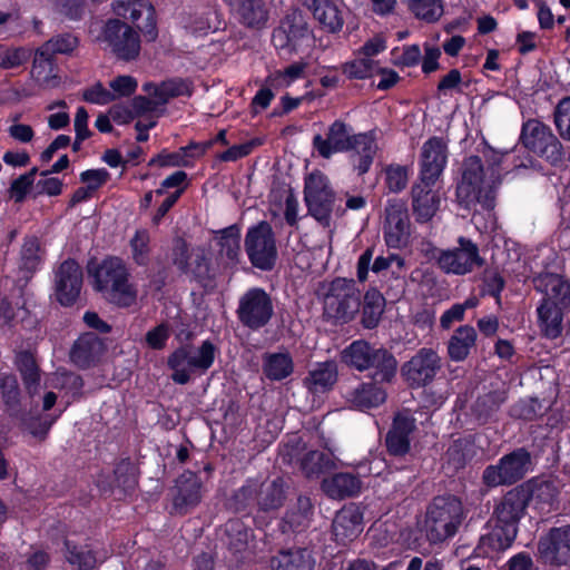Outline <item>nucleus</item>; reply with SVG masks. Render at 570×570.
<instances>
[{"label": "nucleus", "instance_id": "f257e3e1", "mask_svg": "<svg viewBox=\"0 0 570 570\" xmlns=\"http://www.w3.org/2000/svg\"><path fill=\"white\" fill-rule=\"evenodd\" d=\"M509 153L492 151L490 165L484 168L479 156H470L462 164V178L456 187V196L465 208L492 210L495 206L497 190L501 184V174L498 167L507 161Z\"/></svg>", "mask_w": 570, "mask_h": 570}, {"label": "nucleus", "instance_id": "f03ea898", "mask_svg": "<svg viewBox=\"0 0 570 570\" xmlns=\"http://www.w3.org/2000/svg\"><path fill=\"white\" fill-rule=\"evenodd\" d=\"M88 275L92 278L95 289L114 304L129 307L136 303L137 288L129 281V271L121 258L109 256L101 262H90Z\"/></svg>", "mask_w": 570, "mask_h": 570}, {"label": "nucleus", "instance_id": "7ed1b4c3", "mask_svg": "<svg viewBox=\"0 0 570 570\" xmlns=\"http://www.w3.org/2000/svg\"><path fill=\"white\" fill-rule=\"evenodd\" d=\"M466 517L462 501L455 495L435 497L428 505L423 522L425 539L440 544L452 539Z\"/></svg>", "mask_w": 570, "mask_h": 570}, {"label": "nucleus", "instance_id": "20e7f679", "mask_svg": "<svg viewBox=\"0 0 570 570\" xmlns=\"http://www.w3.org/2000/svg\"><path fill=\"white\" fill-rule=\"evenodd\" d=\"M342 361L358 372H367L371 380L392 383L397 372L395 356L384 347L364 340L352 342L342 352Z\"/></svg>", "mask_w": 570, "mask_h": 570}, {"label": "nucleus", "instance_id": "39448f33", "mask_svg": "<svg viewBox=\"0 0 570 570\" xmlns=\"http://www.w3.org/2000/svg\"><path fill=\"white\" fill-rule=\"evenodd\" d=\"M216 347L209 341H204L200 346H180L175 350L167 361L171 370V380L180 385L187 384L193 375L205 373L214 363Z\"/></svg>", "mask_w": 570, "mask_h": 570}, {"label": "nucleus", "instance_id": "423d86ee", "mask_svg": "<svg viewBox=\"0 0 570 570\" xmlns=\"http://www.w3.org/2000/svg\"><path fill=\"white\" fill-rule=\"evenodd\" d=\"M520 141L524 148L552 166H559L566 160V151L560 139L548 125L538 119L523 122Z\"/></svg>", "mask_w": 570, "mask_h": 570}, {"label": "nucleus", "instance_id": "0eeeda50", "mask_svg": "<svg viewBox=\"0 0 570 570\" xmlns=\"http://www.w3.org/2000/svg\"><path fill=\"white\" fill-rule=\"evenodd\" d=\"M361 305V292L353 279L337 277L331 282L324 296V316L334 323L354 318Z\"/></svg>", "mask_w": 570, "mask_h": 570}, {"label": "nucleus", "instance_id": "6e6552de", "mask_svg": "<svg viewBox=\"0 0 570 570\" xmlns=\"http://www.w3.org/2000/svg\"><path fill=\"white\" fill-rule=\"evenodd\" d=\"M97 41L106 43L119 60L126 62L136 60L140 55L139 31L120 19H108L101 27Z\"/></svg>", "mask_w": 570, "mask_h": 570}, {"label": "nucleus", "instance_id": "1a4fd4ad", "mask_svg": "<svg viewBox=\"0 0 570 570\" xmlns=\"http://www.w3.org/2000/svg\"><path fill=\"white\" fill-rule=\"evenodd\" d=\"M531 466L530 452L524 448H519L503 455L497 464L488 465L483 471L482 481L489 488L511 485L522 480Z\"/></svg>", "mask_w": 570, "mask_h": 570}, {"label": "nucleus", "instance_id": "9d476101", "mask_svg": "<svg viewBox=\"0 0 570 570\" xmlns=\"http://www.w3.org/2000/svg\"><path fill=\"white\" fill-rule=\"evenodd\" d=\"M313 41L312 30L299 10H293L273 31L272 42L284 55H293L308 47Z\"/></svg>", "mask_w": 570, "mask_h": 570}, {"label": "nucleus", "instance_id": "9b49d317", "mask_svg": "<svg viewBox=\"0 0 570 570\" xmlns=\"http://www.w3.org/2000/svg\"><path fill=\"white\" fill-rule=\"evenodd\" d=\"M435 258L441 271L459 276L472 273L485 264L478 245L465 237H459L456 247L440 249Z\"/></svg>", "mask_w": 570, "mask_h": 570}, {"label": "nucleus", "instance_id": "f8f14e48", "mask_svg": "<svg viewBox=\"0 0 570 570\" xmlns=\"http://www.w3.org/2000/svg\"><path fill=\"white\" fill-rule=\"evenodd\" d=\"M304 199L308 214L322 226L330 227L335 194L322 173H312L305 181Z\"/></svg>", "mask_w": 570, "mask_h": 570}, {"label": "nucleus", "instance_id": "ddd939ff", "mask_svg": "<svg viewBox=\"0 0 570 570\" xmlns=\"http://www.w3.org/2000/svg\"><path fill=\"white\" fill-rule=\"evenodd\" d=\"M111 11L124 20H129L148 42L158 38L156 9L149 0H114Z\"/></svg>", "mask_w": 570, "mask_h": 570}, {"label": "nucleus", "instance_id": "4468645a", "mask_svg": "<svg viewBox=\"0 0 570 570\" xmlns=\"http://www.w3.org/2000/svg\"><path fill=\"white\" fill-rule=\"evenodd\" d=\"M442 367V358L436 351L430 347L420 348L401 367V374L412 387H420L431 383Z\"/></svg>", "mask_w": 570, "mask_h": 570}, {"label": "nucleus", "instance_id": "2eb2a0df", "mask_svg": "<svg viewBox=\"0 0 570 570\" xmlns=\"http://www.w3.org/2000/svg\"><path fill=\"white\" fill-rule=\"evenodd\" d=\"M83 274L75 259L62 262L55 271L53 295L62 306L73 305L80 296Z\"/></svg>", "mask_w": 570, "mask_h": 570}, {"label": "nucleus", "instance_id": "dca6fc26", "mask_svg": "<svg viewBox=\"0 0 570 570\" xmlns=\"http://www.w3.org/2000/svg\"><path fill=\"white\" fill-rule=\"evenodd\" d=\"M540 560L550 566L570 564V525L552 528L538 542Z\"/></svg>", "mask_w": 570, "mask_h": 570}, {"label": "nucleus", "instance_id": "f3484780", "mask_svg": "<svg viewBox=\"0 0 570 570\" xmlns=\"http://www.w3.org/2000/svg\"><path fill=\"white\" fill-rule=\"evenodd\" d=\"M278 253L275 234L267 222H261L252 228V266L262 271H272Z\"/></svg>", "mask_w": 570, "mask_h": 570}, {"label": "nucleus", "instance_id": "a211bd4d", "mask_svg": "<svg viewBox=\"0 0 570 570\" xmlns=\"http://www.w3.org/2000/svg\"><path fill=\"white\" fill-rule=\"evenodd\" d=\"M410 234V220L406 204L401 199H391L385 207L384 237L390 247L397 248L406 243Z\"/></svg>", "mask_w": 570, "mask_h": 570}, {"label": "nucleus", "instance_id": "6ab92c4d", "mask_svg": "<svg viewBox=\"0 0 570 570\" xmlns=\"http://www.w3.org/2000/svg\"><path fill=\"white\" fill-rule=\"evenodd\" d=\"M386 382L371 380L342 386V394L351 406L358 410L374 409L383 404L387 393L384 389Z\"/></svg>", "mask_w": 570, "mask_h": 570}, {"label": "nucleus", "instance_id": "aec40b11", "mask_svg": "<svg viewBox=\"0 0 570 570\" xmlns=\"http://www.w3.org/2000/svg\"><path fill=\"white\" fill-rule=\"evenodd\" d=\"M335 541L345 546L363 531V512L355 503L344 505L336 512L332 524Z\"/></svg>", "mask_w": 570, "mask_h": 570}, {"label": "nucleus", "instance_id": "412c9836", "mask_svg": "<svg viewBox=\"0 0 570 570\" xmlns=\"http://www.w3.org/2000/svg\"><path fill=\"white\" fill-rule=\"evenodd\" d=\"M354 135L350 126L341 120H335L328 127L326 138H323L322 135L314 136L313 146L322 157L330 158L335 153L350 150Z\"/></svg>", "mask_w": 570, "mask_h": 570}, {"label": "nucleus", "instance_id": "4be33fe9", "mask_svg": "<svg viewBox=\"0 0 570 570\" xmlns=\"http://www.w3.org/2000/svg\"><path fill=\"white\" fill-rule=\"evenodd\" d=\"M446 164V145L442 138L432 137L422 146L421 173L422 181H436Z\"/></svg>", "mask_w": 570, "mask_h": 570}, {"label": "nucleus", "instance_id": "5701e85b", "mask_svg": "<svg viewBox=\"0 0 570 570\" xmlns=\"http://www.w3.org/2000/svg\"><path fill=\"white\" fill-rule=\"evenodd\" d=\"M415 430V419L407 411L395 415L393 424L385 436L389 453L394 456H403L410 451V435Z\"/></svg>", "mask_w": 570, "mask_h": 570}, {"label": "nucleus", "instance_id": "b1692460", "mask_svg": "<svg viewBox=\"0 0 570 570\" xmlns=\"http://www.w3.org/2000/svg\"><path fill=\"white\" fill-rule=\"evenodd\" d=\"M202 481L197 474L185 471L176 480V494L173 499V507L177 513H187L202 500Z\"/></svg>", "mask_w": 570, "mask_h": 570}, {"label": "nucleus", "instance_id": "393cba45", "mask_svg": "<svg viewBox=\"0 0 570 570\" xmlns=\"http://www.w3.org/2000/svg\"><path fill=\"white\" fill-rule=\"evenodd\" d=\"M529 502V493L524 489L510 490L497 504L493 515L497 522L518 528V522L524 513Z\"/></svg>", "mask_w": 570, "mask_h": 570}, {"label": "nucleus", "instance_id": "a878e982", "mask_svg": "<svg viewBox=\"0 0 570 570\" xmlns=\"http://www.w3.org/2000/svg\"><path fill=\"white\" fill-rule=\"evenodd\" d=\"M436 181L415 183L412 187V209L417 222H429L438 212L440 196L433 186Z\"/></svg>", "mask_w": 570, "mask_h": 570}, {"label": "nucleus", "instance_id": "bb28decb", "mask_svg": "<svg viewBox=\"0 0 570 570\" xmlns=\"http://www.w3.org/2000/svg\"><path fill=\"white\" fill-rule=\"evenodd\" d=\"M312 13L314 19L328 32L342 29L344 20L336 3L332 0H299Z\"/></svg>", "mask_w": 570, "mask_h": 570}, {"label": "nucleus", "instance_id": "cd10ccee", "mask_svg": "<svg viewBox=\"0 0 570 570\" xmlns=\"http://www.w3.org/2000/svg\"><path fill=\"white\" fill-rule=\"evenodd\" d=\"M212 144L213 141L190 144L175 153H161L150 160V165H158L160 167H191L195 159L202 157Z\"/></svg>", "mask_w": 570, "mask_h": 570}, {"label": "nucleus", "instance_id": "c85d7f7f", "mask_svg": "<svg viewBox=\"0 0 570 570\" xmlns=\"http://www.w3.org/2000/svg\"><path fill=\"white\" fill-rule=\"evenodd\" d=\"M350 150L354 169L358 175L367 173L377 150L374 136L371 132L355 134Z\"/></svg>", "mask_w": 570, "mask_h": 570}, {"label": "nucleus", "instance_id": "c756f323", "mask_svg": "<svg viewBox=\"0 0 570 570\" xmlns=\"http://www.w3.org/2000/svg\"><path fill=\"white\" fill-rule=\"evenodd\" d=\"M360 478L350 472L334 473L322 481V490L332 499L351 498L361 491Z\"/></svg>", "mask_w": 570, "mask_h": 570}, {"label": "nucleus", "instance_id": "7c9ffc66", "mask_svg": "<svg viewBox=\"0 0 570 570\" xmlns=\"http://www.w3.org/2000/svg\"><path fill=\"white\" fill-rule=\"evenodd\" d=\"M142 90L159 105L168 102L171 98L191 94L190 83L181 78H169L159 83L146 82Z\"/></svg>", "mask_w": 570, "mask_h": 570}, {"label": "nucleus", "instance_id": "2f4dec72", "mask_svg": "<svg viewBox=\"0 0 570 570\" xmlns=\"http://www.w3.org/2000/svg\"><path fill=\"white\" fill-rule=\"evenodd\" d=\"M313 517V504L308 497L299 495L296 503L286 512L283 523L282 531L301 533L305 531L312 521Z\"/></svg>", "mask_w": 570, "mask_h": 570}, {"label": "nucleus", "instance_id": "473e14b6", "mask_svg": "<svg viewBox=\"0 0 570 570\" xmlns=\"http://www.w3.org/2000/svg\"><path fill=\"white\" fill-rule=\"evenodd\" d=\"M537 287L559 307H570V281L558 274H546L537 281Z\"/></svg>", "mask_w": 570, "mask_h": 570}, {"label": "nucleus", "instance_id": "72a5a7b5", "mask_svg": "<svg viewBox=\"0 0 570 570\" xmlns=\"http://www.w3.org/2000/svg\"><path fill=\"white\" fill-rule=\"evenodd\" d=\"M337 381V366L334 362H324L312 368L304 379L305 387L313 394L325 393Z\"/></svg>", "mask_w": 570, "mask_h": 570}, {"label": "nucleus", "instance_id": "f704fd0d", "mask_svg": "<svg viewBox=\"0 0 570 570\" xmlns=\"http://www.w3.org/2000/svg\"><path fill=\"white\" fill-rule=\"evenodd\" d=\"M476 331L470 325L458 327L448 341V355L453 362H463L475 347Z\"/></svg>", "mask_w": 570, "mask_h": 570}, {"label": "nucleus", "instance_id": "c9c22d12", "mask_svg": "<svg viewBox=\"0 0 570 570\" xmlns=\"http://www.w3.org/2000/svg\"><path fill=\"white\" fill-rule=\"evenodd\" d=\"M104 351L102 342L95 334L81 335L73 344L70 357L80 367L89 366Z\"/></svg>", "mask_w": 570, "mask_h": 570}, {"label": "nucleus", "instance_id": "e433bc0d", "mask_svg": "<svg viewBox=\"0 0 570 570\" xmlns=\"http://www.w3.org/2000/svg\"><path fill=\"white\" fill-rule=\"evenodd\" d=\"M271 564L274 570H313L314 560L308 550L297 548L281 551Z\"/></svg>", "mask_w": 570, "mask_h": 570}, {"label": "nucleus", "instance_id": "4c0bfd02", "mask_svg": "<svg viewBox=\"0 0 570 570\" xmlns=\"http://www.w3.org/2000/svg\"><path fill=\"white\" fill-rule=\"evenodd\" d=\"M539 326L548 338H557L562 332V312L550 299H542L537 308Z\"/></svg>", "mask_w": 570, "mask_h": 570}, {"label": "nucleus", "instance_id": "58836bf2", "mask_svg": "<svg viewBox=\"0 0 570 570\" xmlns=\"http://www.w3.org/2000/svg\"><path fill=\"white\" fill-rule=\"evenodd\" d=\"M302 472L309 479L334 471L337 465L332 453L314 450L305 453L299 460Z\"/></svg>", "mask_w": 570, "mask_h": 570}, {"label": "nucleus", "instance_id": "ea45409f", "mask_svg": "<svg viewBox=\"0 0 570 570\" xmlns=\"http://www.w3.org/2000/svg\"><path fill=\"white\" fill-rule=\"evenodd\" d=\"M66 548L68 562L77 566L80 570H91L98 562L107 559L105 550L95 551L89 544L75 546L70 541H66Z\"/></svg>", "mask_w": 570, "mask_h": 570}, {"label": "nucleus", "instance_id": "a19ab883", "mask_svg": "<svg viewBox=\"0 0 570 570\" xmlns=\"http://www.w3.org/2000/svg\"><path fill=\"white\" fill-rule=\"evenodd\" d=\"M274 315V303L262 288H252V331L264 327Z\"/></svg>", "mask_w": 570, "mask_h": 570}, {"label": "nucleus", "instance_id": "79ce46f5", "mask_svg": "<svg viewBox=\"0 0 570 570\" xmlns=\"http://www.w3.org/2000/svg\"><path fill=\"white\" fill-rule=\"evenodd\" d=\"M263 372L269 380L281 381L294 371L293 358L289 353H265Z\"/></svg>", "mask_w": 570, "mask_h": 570}, {"label": "nucleus", "instance_id": "37998d69", "mask_svg": "<svg viewBox=\"0 0 570 570\" xmlns=\"http://www.w3.org/2000/svg\"><path fill=\"white\" fill-rule=\"evenodd\" d=\"M518 528L497 522L495 527L480 538V546L491 551L505 550L517 538Z\"/></svg>", "mask_w": 570, "mask_h": 570}, {"label": "nucleus", "instance_id": "c03bdc74", "mask_svg": "<svg viewBox=\"0 0 570 570\" xmlns=\"http://www.w3.org/2000/svg\"><path fill=\"white\" fill-rule=\"evenodd\" d=\"M385 308L384 296L375 288L368 289L363 299L362 324L365 328H375Z\"/></svg>", "mask_w": 570, "mask_h": 570}, {"label": "nucleus", "instance_id": "a18cd8bd", "mask_svg": "<svg viewBox=\"0 0 570 570\" xmlns=\"http://www.w3.org/2000/svg\"><path fill=\"white\" fill-rule=\"evenodd\" d=\"M285 500L284 481L281 478L266 481L261 485L257 504L263 511L276 510Z\"/></svg>", "mask_w": 570, "mask_h": 570}, {"label": "nucleus", "instance_id": "49530a36", "mask_svg": "<svg viewBox=\"0 0 570 570\" xmlns=\"http://www.w3.org/2000/svg\"><path fill=\"white\" fill-rule=\"evenodd\" d=\"M507 394L503 390H494L480 395L473 404V413L479 420L487 421L505 402Z\"/></svg>", "mask_w": 570, "mask_h": 570}, {"label": "nucleus", "instance_id": "de8ad7c7", "mask_svg": "<svg viewBox=\"0 0 570 570\" xmlns=\"http://www.w3.org/2000/svg\"><path fill=\"white\" fill-rule=\"evenodd\" d=\"M38 48L32 65V76L41 85L46 87H55L57 85L53 58L50 55H41Z\"/></svg>", "mask_w": 570, "mask_h": 570}, {"label": "nucleus", "instance_id": "09e8293b", "mask_svg": "<svg viewBox=\"0 0 570 570\" xmlns=\"http://www.w3.org/2000/svg\"><path fill=\"white\" fill-rule=\"evenodd\" d=\"M16 364L22 375L26 387L29 393L32 394L33 391L39 385V370L35 357L29 352H20L16 357Z\"/></svg>", "mask_w": 570, "mask_h": 570}, {"label": "nucleus", "instance_id": "8fccbe9b", "mask_svg": "<svg viewBox=\"0 0 570 570\" xmlns=\"http://www.w3.org/2000/svg\"><path fill=\"white\" fill-rule=\"evenodd\" d=\"M62 410L57 415L50 413L28 415L22 420L23 429L29 432L33 438L43 440L50 428L53 425L56 420L60 416Z\"/></svg>", "mask_w": 570, "mask_h": 570}, {"label": "nucleus", "instance_id": "3c124183", "mask_svg": "<svg viewBox=\"0 0 570 570\" xmlns=\"http://www.w3.org/2000/svg\"><path fill=\"white\" fill-rule=\"evenodd\" d=\"M409 8L416 18L426 22L438 21L444 12L441 0H411Z\"/></svg>", "mask_w": 570, "mask_h": 570}, {"label": "nucleus", "instance_id": "603ef678", "mask_svg": "<svg viewBox=\"0 0 570 570\" xmlns=\"http://www.w3.org/2000/svg\"><path fill=\"white\" fill-rule=\"evenodd\" d=\"M31 51L24 47H11L0 43V68L13 69L26 63Z\"/></svg>", "mask_w": 570, "mask_h": 570}, {"label": "nucleus", "instance_id": "864d4df0", "mask_svg": "<svg viewBox=\"0 0 570 570\" xmlns=\"http://www.w3.org/2000/svg\"><path fill=\"white\" fill-rule=\"evenodd\" d=\"M218 244L222 255H225L229 262H234L239 252V229L236 226H229L220 230Z\"/></svg>", "mask_w": 570, "mask_h": 570}, {"label": "nucleus", "instance_id": "5fc2aeb1", "mask_svg": "<svg viewBox=\"0 0 570 570\" xmlns=\"http://www.w3.org/2000/svg\"><path fill=\"white\" fill-rule=\"evenodd\" d=\"M77 46L78 39L70 33H65L51 38L43 43L40 49L42 52L41 55H50L53 58L56 53L67 55L72 52Z\"/></svg>", "mask_w": 570, "mask_h": 570}, {"label": "nucleus", "instance_id": "6e6d98bb", "mask_svg": "<svg viewBox=\"0 0 570 570\" xmlns=\"http://www.w3.org/2000/svg\"><path fill=\"white\" fill-rule=\"evenodd\" d=\"M150 236L145 229L137 230L130 239L131 257L134 262L140 266L149 263V248Z\"/></svg>", "mask_w": 570, "mask_h": 570}, {"label": "nucleus", "instance_id": "4d7b16f0", "mask_svg": "<svg viewBox=\"0 0 570 570\" xmlns=\"http://www.w3.org/2000/svg\"><path fill=\"white\" fill-rule=\"evenodd\" d=\"M376 65L373 59L364 56L345 63L343 72L351 79H366L375 73Z\"/></svg>", "mask_w": 570, "mask_h": 570}, {"label": "nucleus", "instance_id": "13d9d810", "mask_svg": "<svg viewBox=\"0 0 570 570\" xmlns=\"http://www.w3.org/2000/svg\"><path fill=\"white\" fill-rule=\"evenodd\" d=\"M554 125L559 135L570 141V97L561 99L553 112Z\"/></svg>", "mask_w": 570, "mask_h": 570}, {"label": "nucleus", "instance_id": "bf43d9fd", "mask_svg": "<svg viewBox=\"0 0 570 570\" xmlns=\"http://www.w3.org/2000/svg\"><path fill=\"white\" fill-rule=\"evenodd\" d=\"M82 385V379L75 373L57 372L50 377V386L66 390L72 395L78 394Z\"/></svg>", "mask_w": 570, "mask_h": 570}, {"label": "nucleus", "instance_id": "052dcab7", "mask_svg": "<svg viewBox=\"0 0 570 570\" xmlns=\"http://www.w3.org/2000/svg\"><path fill=\"white\" fill-rule=\"evenodd\" d=\"M470 444L464 440L454 441L446 451L448 463L453 466L454 470L464 468L468 460L470 459Z\"/></svg>", "mask_w": 570, "mask_h": 570}, {"label": "nucleus", "instance_id": "680f3d73", "mask_svg": "<svg viewBox=\"0 0 570 570\" xmlns=\"http://www.w3.org/2000/svg\"><path fill=\"white\" fill-rule=\"evenodd\" d=\"M39 243L36 238L24 240L21 249V268L33 272L40 264Z\"/></svg>", "mask_w": 570, "mask_h": 570}, {"label": "nucleus", "instance_id": "e2e57ef3", "mask_svg": "<svg viewBox=\"0 0 570 570\" xmlns=\"http://www.w3.org/2000/svg\"><path fill=\"white\" fill-rule=\"evenodd\" d=\"M109 87L112 99L116 100L132 95L138 87V82L134 77L124 75L112 79L109 82Z\"/></svg>", "mask_w": 570, "mask_h": 570}, {"label": "nucleus", "instance_id": "0e129e2a", "mask_svg": "<svg viewBox=\"0 0 570 570\" xmlns=\"http://www.w3.org/2000/svg\"><path fill=\"white\" fill-rule=\"evenodd\" d=\"M227 532L229 537V546L233 550L242 552L247 549L248 534L238 521L228 522Z\"/></svg>", "mask_w": 570, "mask_h": 570}, {"label": "nucleus", "instance_id": "69168bd1", "mask_svg": "<svg viewBox=\"0 0 570 570\" xmlns=\"http://www.w3.org/2000/svg\"><path fill=\"white\" fill-rule=\"evenodd\" d=\"M407 173L402 166H390L386 169V186L390 191L399 193L406 187Z\"/></svg>", "mask_w": 570, "mask_h": 570}, {"label": "nucleus", "instance_id": "338daca9", "mask_svg": "<svg viewBox=\"0 0 570 570\" xmlns=\"http://www.w3.org/2000/svg\"><path fill=\"white\" fill-rule=\"evenodd\" d=\"M170 336V328L167 324H159L146 333V343L153 350H163Z\"/></svg>", "mask_w": 570, "mask_h": 570}, {"label": "nucleus", "instance_id": "774afa93", "mask_svg": "<svg viewBox=\"0 0 570 570\" xmlns=\"http://www.w3.org/2000/svg\"><path fill=\"white\" fill-rule=\"evenodd\" d=\"M0 389L4 403L8 406L16 405L19 396L17 379L10 374H2L0 376Z\"/></svg>", "mask_w": 570, "mask_h": 570}]
</instances>
